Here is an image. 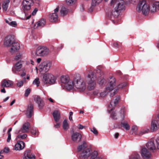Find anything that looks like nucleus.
<instances>
[{"label": "nucleus", "instance_id": "obj_1", "mask_svg": "<svg viewBox=\"0 0 159 159\" xmlns=\"http://www.w3.org/2000/svg\"><path fill=\"white\" fill-rule=\"evenodd\" d=\"M73 88L78 91L83 92L86 88V84L84 79L79 74H75L73 78Z\"/></svg>", "mask_w": 159, "mask_h": 159}, {"label": "nucleus", "instance_id": "obj_2", "mask_svg": "<svg viewBox=\"0 0 159 159\" xmlns=\"http://www.w3.org/2000/svg\"><path fill=\"white\" fill-rule=\"evenodd\" d=\"M88 89L89 90H93L96 86V76L92 71L88 74L86 78Z\"/></svg>", "mask_w": 159, "mask_h": 159}, {"label": "nucleus", "instance_id": "obj_3", "mask_svg": "<svg viewBox=\"0 0 159 159\" xmlns=\"http://www.w3.org/2000/svg\"><path fill=\"white\" fill-rule=\"evenodd\" d=\"M149 6L145 0L140 1L138 4L137 10L139 12H142L144 15H147L149 11Z\"/></svg>", "mask_w": 159, "mask_h": 159}, {"label": "nucleus", "instance_id": "obj_4", "mask_svg": "<svg viewBox=\"0 0 159 159\" xmlns=\"http://www.w3.org/2000/svg\"><path fill=\"white\" fill-rule=\"evenodd\" d=\"M111 4L114 5L115 9L121 11L125 9V3L123 0H111Z\"/></svg>", "mask_w": 159, "mask_h": 159}, {"label": "nucleus", "instance_id": "obj_5", "mask_svg": "<svg viewBox=\"0 0 159 159\" xmlns=\"http://www.w3.org/2000/svg\"><path fill=\"white\" fill-rule=\"evenodd\" d=\"M109 85L107 87L105 90L103 92L99 93L100 97H103L106 96L108 93L113 89L115 85L116 80L114 77H111L109 80Z\"/></svg>", "mask_w": 159, "mask_h": 159}, {"label": "nucleus", "instance_id": "obj_6", "mask_svg": "<svg viewBox=\"0 0 159 159\" xmlns=\"http://www.w3.org/2000/svg\"><path fill=\"white\" fill-rule=\"evenodd\" d=\"M61 82L64 84L66 88L69 90L73 88V82L70 80L68 75H63L60 77Z\"/></svg>", "mask_w": 159, "mask_h": 159}, {"label": "nucleus", "instance_id": "obj_7", "mask_svg": "<svg viewBox=\"0 0 159 159\" xmlns=\"http://www.w3.org/2000/svg\"><path fill=\"white\" fill-rule=\"evenodd\" d=\"M52 66V62L46 61L42 62L39 66V70L42 74L48 72Z\"/></svg>", "mask_w": 159, "mask_h": 159}, {"label": "nucleus", "instance_id": "obj_8", "mask_svg": "<svg viewBox=\"0 0 159 159\" xmlns=\"http://www.w3.org/2000/svg\"><path fill=\"white\" fill-rule=\"evenodd\" d=\"M56 81L55 76L51 73H48L43 75L42 81L45 84H53Z\"/></svg>", "mask_w": 159, "mask_h": 159}, {"label": "nucleus", "instance_id": "obj_9", "mask_svg": "<svg viewBox=\"0 0 159 159\" xmlns=\"http://www.w3.org/2000/svg\"><path fill=\"white\" fill-rule=\"evenodd\" d=\"M49 52V49L47 47L40 46L37 48L35 54L38 56L43 57L48 55Z\"/></svg>", "mask_w": 159, "mask_h": 159}, {"label": "nucleus", "instance_id": "obj_10", "mask_svg": "<svg viewBox=\"0 0 159 159\" xmlns=\"http://www.w3.org/2000/svg\"><path fill=\"white\" fill-rule=\"evenodd\" d=\"M22 64L21 61L17 62L14 65L12 68V71L14 73H16V72H20L23 71L24 68H22Z\"/></svg>", "mask_w": 159, "mask_h": 159}, {"label": "nucleus", "instance_id": "obj_11", "mask_svg": "<svg viewBox=\"0 0 159 159\" xmlns=\"http://www.w3.org/2000/svg\"><path fill=\"white\" fill-rule=\"evenodd\" d=\"M33 3L31 0H24L22 3V9L24 11L29 10Z\"/></svg>", "mask_w": 159, "mask_h": 159}, {"label": "nucleus", "instance_id": "obj_12", "mask_svg": "<svg viewBox=\"0 0 159 159\" xmlns=\"http://www.w3.org/2000/svg\"><path fill=\"white\" fill-rule=\"evenodd\" d=\"M14 37L11 35L6 37L4 39V44L6 47H10L12 45V43L14 41Z\"/></svg>", "mask_w": 159, "mask_h": 159}, {"label": "nucleus", "instance_id": "obj_13", "mask_svg": "<svg viewBox=\"0 0 159 159\" xmlns=\"http://www.w3.org/2000/svg\"><path fill=\"white\" fill-rule=\"evenodd\" d=\"M59 11V7L58 6L54 10V13L51 14L49 15V20L51 22H55L58 19V15L57 13Z\"/></svg>", "mask_w": 159, "mask_h": 159}, {"label": "nucleus", "instance_id": "obj_14", "mask_svg": "<svg viewBox=\"0 0 159 159\" xmlns=\"http://www.w3.org/2000/svg\"><path fill=\"white\" fill-rule=\"evenodd\" d=\"M91 149L88 148L83 151L80 154V157L82 159H86L91 155Z\"/></svg>", "mask_w": 159, "mask_h": 159}, {"label": "nucleus", "instance_id": "obj_15", "mask_svg": "<svg viewBox=\"0 0 159 159\" xmlns=\"http://www.w3.org/2000/svg\"><path fill=\"white\" fill-rule=\"evenodd\" d=\"M11 47L10 50V52L12 54L17 52L20 48V45L15 41L12 43Z\"/></svg>", "mask_w": 159, "mask_h": 159}, {"label": "nucleus", "instance_id": "obj_16", "mask_svg": "<svg viewBox=\"0 0 159 159\" xmlns=\"http://www.w3.org/2000/svg\"><path fill=\"white\" fill-rule=\"evenodd\" d=\"M34 100L38 104L39 108L42 109L44 105L43 99L38 96H35L34 97Z\"/></svg>", "mask_w": 159, "mask_h": 159}, {"label": "nucleus", "instance_id": "obj_17", "mask_svg": "<svg viewBox=\"0 0 159 159\" xmlns=\"http://www.w3.org/2000/svg\"><path fill=\"white\" fill-rule=\"evenodd\" d=\"M120 99V97L118 96L115 99L111 101L110 104L109 106V109H108V111L109 112H111L113 109L115 107L116 104L118 103Z\"/></svg>", "mask_w": 159, "mask_h": 159}, {"label": "nucleus", "instance_id": "obj_18", "mask_svg": "<svg viewBox=\"0 0 159 159\" xmlns=\"http://www.w3.org/2000/svg\"><path fill=\"white\" fill-rule=\"evenodd\" d=\"M72 139L74 142H78L80 141L82 136L78 133H74L71 135Z\"/></svg>", "mask_w": 159, "mask_h": 159}, {"label": "nucleus", "instance_id": "obj_19", "mask_svg": "<svg viewBox=\"0 0 159 159\" xmlns=\"http://www.w3.org/2000/svg\"><path fill=\"white\" fill-rule=\"evenodd\" d=\"M141 154L143 157L145 159L146 158H149L150 157L151 154L146 148H142L141 151Z\"/></svg>", "mask_w": 159, "mask_h": 159}, {"label": "nucleus", "instance_id": "obj_20", "mask_svg": "<svg viewBox=\"0 0 159 159\" xmlns=\"http://www.w3.org/2000/svg\"><path fill=\"white\" fill-rule=\"evenodd\" d=\"M13 84V82L11 80H4L1 83V86L2 87H9Z\"/></svg>", "mask_w": 159, "mask_h": 159}, {"label": "nucleus", "instance_id": "obj_21", "mask_svg": "<svg viewBox=\"0 0 159 159\" xmlns=\"http://www.w3.org/2000/svg\"><path fill=\"white\" fill-rule=\"evenodd\" d=\"M35 155L33 154L30 150L26 151L23 157V159H34Z\"/></svg>", "mask_w": 159, "mask_h": 159}, {"label": "nucleus", "instance_id": "obj_22", "mask_svg": "<svg viewBox=\"0 0 159 159\" xmlns=\"http://www.w3.org/2000/svg\"><path fill=\"white\" fill-rule=\"evenodd\" d=\"M46 24V20L44 19H42L37 22L34 25V28H41L44 26Z\"/></svg>", "mask_w": 159, "mask_h": 159}, {"label": "nucleus", "instance_id": "obj_23", "mask_svg": "<svg viewBox=\"0 0 159 159\" xmlns=\"http://www.w3.org/2000/svg\"><path fill=\"white\" fill-rule=\"evenodd\" d=\"M159 128V123L157 120H153L151 123V130L154 131Z\"/></svg>", "mask_w": 159, "mask_h": 159}, {"label": "nucleus", "instance_id": "obj_24", "mask_svg": "<svg viewBox=\"0 0 159 159\" xmlns=\"http://www.w3.org/2000/svg\"><path fill=\"white\" fill-rule=\"evenodd\" d=\"M33 106L31 104H29L27 108L26 113L27 117L29 118H30L33 115Z\"/></svg>", "mask_w": 159, "mask_h": 159}, {"label": "nucleus", "instance_id": "obj_25", "mask_svg": "<svg viewBox=\"0 0 159 159\" xmlns=\"http://www.w3.org/2000/svg\"><path fill=\"white\" fill-rule=\"evenodd\" d=\"M25 143L22 141L18 142L15 146V149L16 150H20L24 148Z\"/></svg>", "mask_w": 159, "mask_h": 159}, {"label": "nucleus", "instance_id": "obj_26", "mask_svg": "<svg viewBox=\"0 0 159 159\" xmlns=\"http://www.w3.org/2000/svg\"><path fill=\"white\" fill-rule=\"evenodd\" d=\"M30 124L27 122L24 123L23 125L22 128L21 129L20 131H21L22 133H27L29 132V129Z\"/></svg>", "mask_w": 159, "mask_h": 159}, {"label": "nucleus", "instance_id": "obj_27", "mask_svg": "<svg viewBox=\"0 0 159 159\" xmlns=\"http://www.w3.org/2000/svg\"><path fill=\"white\" fill-rule=\"evenodd\" d=\"M149 11L152 12H155L157 9H159V2L153 3L151 7H149Z\"/></svg>", "mask_w": 159, "mask_h": 159}, {"label": "nucleus", "instance_id": "obj_28", "mask_svg": "<svg viewBox=\"0 0 159 159\" xmlns=\"http://www.w3.org/2000/svg\"><path fill=\"white\" fill-rule=\"evenodd\" d=\"M10 2V0H4L3 1L2 6L3 10L5 11L7 10Z\"/></svg>", "mask_w": 159, "mask_h": 159}, {"label": "nucleus", "instance_id": "obj_29", "mask_svg": "<svg viewBox=\"0 0 159 159\" xmlns=\"http://www.w3.org/2000/svg\"><path fill=\"white\" fill-rule=\"evenodd\" d=\"M101 76H98L97 79L98 83L100 85H102L103 83L105 82V80L103 77V73L102 72H101L100 74Z\"/></svg>", "mask_w": 159, "mask_h": 159}, {"label": "nucleus", "instance_id": "obj_30", "mask_svg": "<svg viewBox=\"0 0 159 159\" xmlns=\"http://www.w3.org/2000/svg\"><path fill=\"white\" fill-rule=\"evenodd\" d=\"M53 115L56 122H57L60 118V114L58 111H55L53 113Z\"/></svg>", "mask_w": 159, "mask_h": 159}, {"label": "nucleus", "instance_id": "obj_31", "mask_svg": "<svg viewBox=\"0 0 159 159\" xmlns=\"http://www.w3.org/2000/svg\"><path fill=\"white\" fill-rule=\"evenodd\" d=\"M148 148L150 150H153L155 149L156 147L153 142L150 141L146 145Z\"/></svg>", "mask_w": 159, "mask_h": 159}, {"label": "nucleus", "instance_id": "obj_32", "mask_svg": "<svg viewBox=\"0 0 159 159\" xmlns=\"http://www.w3.org/2000/svg\"><path fill=\"white\" fill-rule=\"evenodd\" d=\"M91 157L90 159H95L98 156V153L97 151H94L92 153H91ZM96 159H102L101 157H98Z\"/></svg>", "mask_w": 159, "mask_h": 159}, {"label": "nucleus", "instance_id": "obj_33", "mask_svg": "<svg viewBox=\"0 0 159 159\" xmlns=\"http://www.w3.org/2000/svg\"><path fill=\"white\" fill-rule=\"evenodd\" d=\"M27 82L26 80V78L24 77L23 80H20L17 81V85L19 87H21L23 86L24 83H27Z\"/></svg>", "mask_w": 159, "mask_h": 159}, {"label": "nucleus", "instance_id": "obj_34", "mask_svg": "<svg viewBox=\"0 0 159 159\" xmlns=\"http://www.w3.org/2000/svg\"><path fill=\"white\" fill-rule=\"evenodd\" d=\"M76 1L77 0H66V2L68 6H72L75 4Z\"/></svg>", "mask_w": 159, "mask_h": 159}, {"label": "nucleus", "instance_id": "obj_35", "mask_svg": "<svg viewBox=\"0 0 159 159\" xmlns=\"http://www.w3.org/2000/svg\"><path fill=\"white\" fill-rule=\"evenodd\" d=\"M87 147L86 143L84 142L82 144L79 145L77 148L78 151L79 152L84 149Z\"/></svg>", "mask_w": 159, "mask_h": 159}, {"label": "nucleus", "instance_id": "obj_36", "mask_svg": "<svg viewBox=\"0 0 159 159\" xmlns=\"http://www.w3.org/2000/svg\"><path fill=\"white\" fill-rule=\"evenodd\" d=\"M63 127L65 130H67L69 128V125L66 120H65L63 123Z\"/></svg>", "mask_w": 159, "mask_h": 159}, {"label": "nucleus", "instance_id": "obj_37", "mask_svg": "<svg viewBox=\"0 0 159 159\" xmlns=\"http://www.w3.org/2000/svg\"><path fill=\"white\" fill-rule=\"evenodd\" d=\"M120 12V11H117L115 9V11L112 12L111 15L115 18L117 17L119 15V13Z\"/></svg>", "mask_w": 159, "mask_h": 159}, {"label": "nucleus", "instance_id": "obj_38", "mask_svg": "<svg viewBox=\"0 0 159 159\" xmlns=\"http://www.w3.org/2000/svg\"><path fill=\"white\" fill-rule=\"evenodd\" d=\"M40 84V82L39 79L38 78H36L35 79L33 82V84L34 85H36L37 87H39Z\"/></svg>", "mask_w": 159, "mask_h": 159}, {"label": "nucleus", "instance_id": "obj_39", "mask_svg": "<svg viewBox=\"0 0 159 159\" xmlns=\"http://www.w3.org/2000/svg\"><path fill=\"white\" fill-rule=\"evenodd\" d=\"M121 124L123 127L127 130H129L130 129L129 125L126 122L121 123Z\"/></svg>", "mask_w": 159, "mask_h": 159}, {"label": "nucleus", "instance_id": "obj_40", "mask_svg": "<svg viewBox=\"0 0 159 159\" xmlns=\"http://www.w3.org/2000/svg\"><path fill=\"white\" fill-rule=\"evenodd\" d=\"M130 159H141L139 155L137 153L133 154Z\"/></svg>", "mask_w": 159, "mask_h": 159}, {"label": "nucleus", "instance_id": "obj_41", "mask_svg": "<svg viewBox=\"0 0 159 159\" xmlns=\"http://www.w3.org/2000/svg\"><path fill=\"white\" fill-rule=\"evenodd\" d=\"M102 0H92V5L93 6H95L98 5Z\"/></svg>", "mask_w": 159, "mask_h": 159}, {"label": "nucleus", "instance_id": "obj_42", "mask_svg": "<svg viewBox=\"0 0 159 159\" xmlns=\"http://www.w3.org/2000/svg\"><path fill=\"white\" fill-rule=\"evenodd\" d=\"M60 12L61 15L64 16L68 12V10L66 8L63 7L61 10Z\"/></svg>", "mask_w": 159, "mask_h": 159}, {"label": "nucleus", "instance_id": "obj_43", "mask_svg": "<svg viewBox=\"0 0 159 159\" xmlns=\"http://www.w3.org/2000/svg\"><path fill=\"white\" fill-rule=\"evenodd\" d=\"M31 132L34 135L37 136L38 135V131L35 128L32 129L31 130Z\"/></svg>", "mask_w": 159, "mask_h": 159}, {"label": "nucleus", "instance_id": "obj_44", "mask_svg": "<svg viewBox=\"0 0 159 159\" xmlns=\"http://www.w3.org/2000/svg\"><path fill=\"white\" fill-rule=\"evenodd\" d=\"M9 151V149L8 147H6L4 148L0 151L1 153H7Z\"/></svg>", "mask_w": 159, "mask_h": 159}, {"label": "nucleus", "instance_id": "obj_45", "mask_svg": "<svg viewBox=\"0 0 159 159\" xmlns=\"http://www.w3.org/2000/svg\"><path fill=\"white\" fill-rule=\"evenodd\" d=\"M22 57V55L20 53H17L15 56L14 59L16 60H18Z\"/></svg>", "mask_w": 159, "mask_h": 159}, {"label": "nucleus", "instance_id": "obj_46", "mask_svg": "<svg viewBox=\"0 0 159 159\" xmlns=\"http://www.w3.org/2000/svg\"><path fill=\"white\" fill-rule=\"evenodd\" d=\"M90 130L95 135H97L98 134V132L97 130L94 127L92 129H90Z\"/></svg>", "mask_w": 159, "mask_h": 159}, {"label": "nucleus", "instance_id": "obj_47", "mask_svg": "<svg viewBox=\"0 0 159 159\" xmlns=\"http://www.w3.org/2000/svg\"><path fill=\"white\" fill-rule=\"evenodd\" d=\"M17 23L16 21H11L10 25L12 27H15L17 26Z\"/></svg>", "mask_w": 159, "mask_h": 159}, {"label": "nucleus", "instance_id": "obj_48", "mask_svg": "<svg viewBox=\"0 0 159 159\" xmlns=\"http://www.w3.org/2000/svg\"><path fill=\"white\" fill-rule=\"evenodd\" d=\"M111 117L114 119L115 120L117 119L116 117V114L114 111H113L112 112L111 114Z\"/></svg>", "mask_w": 159, "mask_h": 159}, {"label": "nucleus", "instance_id": "obj_49", "mask_svg": "<svg viewBox=\"0 0 159 159\" xmlns=\"http://www.w3.org/2000/svg\"><path fill=\"white\" fill-rule=\"evenodd\" d=\"M30 89L28 88L25 91V97H27L29 95V94L30 93Z\"/></svg>", "mask_w": 159, "mask_h": 159}, {"label": "nucleus", "instance_id": "obj_50", "mask_svg": "<svg viewBox=\"0 0 159 159\" xmlns=\"http://www.w3.org/2000/svg\"><path fill=\"white\" fill-rule=\"evenodd\" d=\"M126 85L125 83H122L121 84H119L117 88L119 89H121V88H123V87L126 86Z\"/></svg>", "mask_w": 159, "mask_h": 159}, {"label": "nucleus", "instance_id": "obj_51", "mask_svg": "<svg viewBox=\"0 0 159 159\" xmlns=\"http://www.w3.org/2000/svg\"><path fill=\"white\" fill-rule=\"evenodd\" d=\"M138 130V128L136 126H133L132 127V130L134 132H135Z\"/></svg>", "mask_w": 159, "mask_h": 159}, {"label": "nucleus", "instance_id": "obj_52", "mask_svg": "<svg viewBox=\"0 0 159 159\" xmlns=\"http://www.w3.org/2000/svg\"><path fill=\"white\" fill-rule=\"evenodd\" d=\"M11 139V134H8L7 139V143H9Z\"/></svg>", "mask_w": 159, "mask_h": 159}, {"label": "nucleus", "instance_id": "obj_53", "mask_svg": "<svg viewBox=\"0 0 159 159\" xmlns=\"http://www.w3.org/2000/svg\"><path fill=\"white\" fill-rule=\"evenodd\" d=\"M37 11H38V9L36 8H35L34 10V11L32 12V15L33 16L35 15L36 14Z\"/></svg>", "mask_w": 159, "mask_h": 159}, {"label": "nucleus", "instance_id": "obj_54", "mask_svg": "<svg viewBox=\"0 0 159 159\" xmlns=\"http://www.w3.org/2000/svg\"><path fill=\"white\" fill-rule=\"evenodd\" d=\"M20 138L22 139H24L26 137L27 135L26 134H24L22 135H20ZM18 137H19V136H18Z\"/></svg>", "mask_w": 159, "mask_h": 159}, {"label": "nucleus", "instance_id": "obj_55", "mask_svg": "<svg viewBox=\"0 0 159 159\" xmlns=\"http://www.w3.org/2000/svg\"><path fill=\"white\" fill-rule=\"evenodd\" d=\"M156 143L157 144V148L159 149V138H157L156 139Z\"/></svg>", "mask_w": 159, "mask_h": 159}, {"label": "nucleus", "instance_id": "obj_56", "mask_svg": "<svg viewBox=\"0 0 159 159\" xmlns=\"http://www.w3.org/2000/svg\"><path fill=\"white\" fill-rule=\"evenodd\" d=\"M23 72H22L20 75V76L22 77H24V76H25L26 75V72H25L24 71V70H23Z\"/></svg>", "mask_w": 159, "mask_h": 159}, {"label": "nucleus", "instance_id": "obj_57", "mask_svg": "<svg viewBox=\"0 0 159 159\" xmlns=\"http://www.w3.org/2000/svg\"><path fill=\"white\" fill-rule=\"evenodd\" d=\"M60 123H57L56 124L54 125V127L56 128H58L60 127Z\"/></svg>", "mask_w": 159, "mask_h": 159}, {"label": "nucleus", "instance_id": "obj_58", "mask_svg": "<svg viewBox=\"0 0 159 159\" xmlns=\"http://www.w3.org/2000/svg\"><path fill=\"white\" fill-rule=\"evenodd\" d=\"M11 21V20L10 19L9 20H5V22L10 25V22Z\"/></svg>", "mask_w": 159, "mask_h": 159}, {"label": "nucleus", "instance_id": "obj_59", "mask_svg": "<svg viewBox=\"0 0 159 159\" xmlns=\"http://www.w3.org/2000/svg\"><path fill=\"white\" fill-rule=\"evenodd\" d=\"M116 91H115V90H114L113 93H110V96L111 97H113L116 94Z\"/></svg>", "mask_w": 159, "mask_h": 159}, {"label": "nucleus", "instance_id": "obj_60", "mask_svg": "<svg viewBox=\"0 0 159 159\" xmlns=\"http://www.w3.org/2000/svg\"><path fill=\"white\" fill-rule=\"evenodd\" d=\"M78 126H79L78 127V128L79 129H83V128L84 127V126H83V125H81L80 124L79 125H78Z\"/></svg>", "mask_w": 159, "mask_h": 159}, {"label": "nucleus", "instance_id": "obj_61", "mask_svg": "<svg viewBox=\"0 0 159 159\" xmlns=\"http://www.w3.org/2000/svg\"><path fill=\"white\" fill-rule=\"evenodd\" d=\"M42 59L41 58H39L37 59L36 61L38 63H39L41 61Z\"/></svg>", "mask_w": 159, "mask_h": 159}, {"label": "nucleus", "instance_id": "obj_62", "mask_svg": "<svg viewBox=\"0 0 159 159\" xmlns=\"http://www.w3.org/2000/svg\"><path fill=\"white\" fill-rule=\"evenodd\" d=\"M99 93V92H98V90H96V91H94L93 92V93L94 95H97L98 94V93Z\"/></svg>", "mask_w": 159, "mask_h": 159}, {"label": "nucleus", "instance_id": "obj_63", "mask_svg": "<svg viewBox=\"0 0 159 159\" xmlns=\"http://www.w3.org/2000/svg\"><path fill=\"white\" fill-rule=\"evenodd\" d=\"M114 45L115 46V47L118 48H119L120 47V46L118 45L117 43H114Z\"/></svg>", "mask_w": 159, "mask_h": 159}, {"label": "nucleus", "instance_id": "obj_64", "mask_svg": "<svg viewBox=\"0 0 159 159\" xmlns=\"http://www.w3.org/2000/svg\"><path fill=\"white\" fill-rule=\"evenodd\" d=\"M48 100L51 102H54V100L51 98H48Z\"/></svg>", "mask_w": 159, "mask_h": 159}]
</instances>
